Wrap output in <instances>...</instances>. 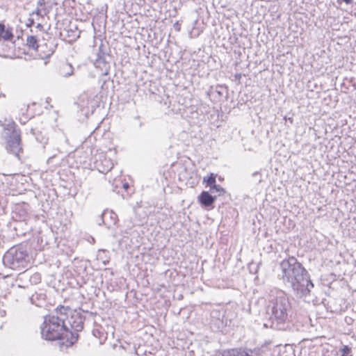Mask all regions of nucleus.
Wrapping results in <instances>:
<instances>
[{
	"mask_svg": "<svg viewBox=\"0 0 356 356\" xmlns=\"http://www.w3.org/2000/svg\"><path fill=\"white\" fill-rule=\"evenodd\" d=\"M279 274L284 284L291 287L297 296H307L314 287L309 275L301 263L294 257L282 260L280 264Z\"/></svg>",
	"mask_w": 356,
	"mask_h": 356,
	"instance_id": "1",
	"label": "nucleus"
},
{
	"mask_svg": "<svg viewBox=\"0 0 356 356\" xmlns=\"http://www.w3.org/2000/svg\"><path fill=\"white\" fill-rule=\"evenodd\" d=\"M68 307H58L55 312L46 316L41 326L42 337L49 341L66 339L71 345L78 340L79 334L68 331L67 318Z\"/></svg>",
	"mask_w": 356,
	"mask_h": 356,
	"instance_id": "2",
	"label": "nucleus"
},
{
	"mask_svg": "<svg viewBox=\"0 0 356 356\" xmlns=\"http://www.w3.org/2000/svg\"><path fill=\"white\" fill-rule=\"evenodd\" d=\"M270 327L278 330H286L291 325V304L284 291L274 289L270 291L266 307Z\"/></svg>",
	"mask_w": 356,
	"mask_h": 356,
	"instance_id": "3",
	"label": "nucleus"
},
{
	"mask_svg": "<svg viewBox=\"0 0 356 356\" xmlns=\"http://www.w3.org/2000/svg\"><path fill=\"white\" fill-rule=\"evenodd\" d=\"M0 126L3 128L1 136L6 141V151L19 159L23 152L20 129L12 119L8 118L0 120Z\"/></svg>",
	"mask_w": 356,
	"mask_h": 356,
	"instance_id": "4",
	"label": "nucleus"
},
{
	"mask_svg": "<svg viewBox=\"0 0 356 356\" xmlns=\"http://www.w3.org/2000/svg\"><path fill=\"white\" fill-rule=\"evenodd\" d=\"M5 266L14 270H24L29 264V256L22 247H12L3 255Z\"/></svg>",
	"mask_w": 356,
	"mask_h": 356,
	"instance_id": "5",
	"label": "nucleus"
},
{
	"mask_svg": "<svg viewBox=\"0 0 356 356\" xmlns=\"http://www.w3.org/2000/svg\"><path fill=\"white\" fill-rule=\"evenodd\" d=\"M231 321L225 317L224 313L220 310L214 309L211 312V324L218 331L229 326Z\"/></svg>",
	"mask_w": 356,
	"mask_h": 356,
	"instance_id": "6",
	"label": "nucleus"
},
{
	"mask_svg": "<svg viewBox=\"0 0 356 356\" xmlns=\"http://www.w3.org/2000/svg\"><path fill=\"white\" fill-rule=\"evenodd\" d=\"M67 312V318L66 322L68 325V331L78 334V332L81 331L83 328V319L79 314H71L70 317H69L70 314L72 312L69 307Z\"/></svg>",
	"mask_w": 356,
	"mask_h": 356,
	"instance_id": "7",
	"label": "nucleus"
},
{
	"mask_svg": "<svg viewBox=\"0 0 356 356\" xmlns=\"http://www.w3.org/2000/svg\"><path fill=\"white\" fill-rule=\"evenodd\" d=\"M102 223L108 228H111L112 226L115 225L118 218V216L113 211L106 210L103 212L101 216Z\"/></svg>",
	"mask_w": 356,
	"mask_h": 356,
	"instance_id": "8",
	"label": "nucleus"
},
{
	"mask_svg": "<svg viewBox=\"0 0 356 356\" xmlns=\"http://www.w3.org/2000/svg\"><path fill=\"white\" fill-rule=\"evenodd\" d=\"M95 163L98 170L104 174L110 171L113 167L112 161L106 158L104 155H100L99 159L97 160Z\"/></svg>",
	"mask_w": 356,
	"mask_h": 356,
	"instance_id": "9",
	"label": "nucleus"
},
{
	"mask_svg": "<svg viewBox=\"0 0 356 356\" xmlns=\"http://www.w3.org/2000/svg\"><path fill=\"white\" fill-rule=\"evenodd\" d=\"M216 199V195L213 196L207 191H202L198 196L199 202L206 207L211 206L214 203Z\"/></svg>",
	"mask_w": 356,
	"mask_h": 356,
	"instance_id": "10",
	"label": "nucleus"
},
{
	"mask_svg": "<svg viewBox=\"0 0 356 356\" xmlns=\"http://www.w3.org/2000/svg\"><path fill=\"white\" fill-rule=\"evenodd\" d=\"M31 134L35 136L37 142L42 144V146L44 148L45 145L47 143L49 140V138L47 136L46 131L44 130L31 129Z\"/></svg>",
	"mask_w": 356,
	"mask_h": 356,
	"instance_id": "11",
	"label": "nucleus"
},
{
	"mask_svg": "<svg viewBox=\"0 0 356 356\" xmlns=\"http://www.w3.org/2000/svg\"><path fill=\"white\" fill-rule=\"evenodd\" d=\"M96 67L99 68L104 74H107L110 69L109 63L106 60V58H97L95 61Z\"/></svg>",
	"mask_w": 356,
	"mask_h": 356,
	"instance_id": "12",
	"label": "nucleus"
},
{
	"mask_svg": "<svg viewBox=\"0 0 356 356\" xmlns=\"http://www.w3.org/2000/svg\"><path fill=\"white\" fill-rule=\"evenodd\" d=\"M29 205L28 204H23L16 207L15 215H19V220H26L28 218V211Z\"/></svg>",
	"mask_w": 356,
	"mask_h": 356,
	"instance_id": "13",
	"label": "nucleus"
},
{
	"mask_svg": "<svg viewBox=\"0 0 356 356\" xmlns=\"http://www.w3.org/2000/svg\"><path fill=\"white\" fill-rule=\"evenodd\" d=\"M13 38L12 30L6 29V26L3 24L0 23V38L4 40H11Z\"/></svg>",
	"mask_w": 356,
	"mask_h": 356,
	"instance_id": "14",
	"label": "nucleus"
},
{
	"mask_svg": "<svg viewBox=\"0 0 356 356\" xmlns=\"http://www.w3.org/2000/svg\"><path fill=\"white\" fill-rule=\"evenodd\" d=\"M73 67L71 64H65L60 69V74L64 77H68L73 74Z\"/></svg>",
	"mask_w": 356,
	"mask_h": 356,
	"instance_id": "15",
	"label": "nucleus"
},
{
	"mask_svg": "<svg viewBox=\"0 0 356 356\" xmlns=\"http://www.w3.org/2000/svg\"><path fill=\"white\" fill-rule=\"evenodd\" d=\"M26 44L29 48L33 50H38L39 45L38 44V40L35 36L30 35L26 38Z\"/></svg>",
	"mask_w": 356,
	"mask_h": 356,
	"instance_id": "16",
	"label": "nucleus"
},
{
	"mask_svg": "<svg viewBox=\"0 0 356 356\" xmlns=\"http://www.w3.org/2000/svg\"><path fill=\"white\" fill-rule=\"evenodd\" d=\"M216 176L214 174L211 173L209 176L204 177L203 181L211 188V186L216 184Z\"/></svg>",
	"mask_w": 356,
	"mask_h": 356,
	"instance_id": "17",
	"label": "nucleus"
},
{
	"mask_svg": "<svg viewBox=\"0 0 356 356\" xmlns=\"http://www.w3.org/2000/svg\"><path fill=\"white\" fill-rule=\"evenodd\" d=\"M210 191L212 193H216L218 195H220L225 193V190L220 185H217L216 184L213 186H211L210 188Z\"/></svg>",
	"mask_w": 356,
	"mask_h": 356,
	"instance_id": "18",
	"label": "nucleus"
},
{
	"mask_svg": "<svg viewBox=\"0 0 356 356\" xmlns=\"http://www.w3.org/2000/svg\"><path fill=\"white\" fill-rule=\"evenodd\" d=\"M49 10L47 8L37 7L36 10L33 12V15L35 14L40 17H44L49 13Z\"/></svg>",
	"mask_w": 356,
	"mask_h": 356,
	"instance_id": "19",
	"label": "nucleus"
},
{
	"mask_svg": "<svg viewBox=\"0 0 356 356\" xmlns=\"http://www.w3.org/2000/svg\"><path fill=\"white\" fill-rule=\"evenodd\" d=\"M341 356H353L351 354V348L348 346H343L340 349Z\"/></svg>",
	"mask_w": 356,
	"mask_h": 356,
	"instance_id": "20",
	"label": "nucleus"
},
{
	"mask_svg": "<svg viewBox=\"0 0 356 356\" xmlns=\"http://www.w3.org/2000/svg\"><path fill=\"white\" fill-rule=\"evenodd\" d=\"M104 44L102 43L99 47V51L97 54V58H106L108 56V54L103 50Z\"/></svg>",
	"mask_w": 356,
	"mask_h": 356,
	"instance_id": "21",
	"label": "nucleus"
},
{
	"mask_svg": "<svg viewBox=\"0 0 356 356\" xmlns=\"http://www.w3.org/2000/svg\"><path fill=\"white\" fill-rule=\"evenodd\" d=\"M46 1L45 0H38L37 7L40 8H47L45 6Z\"/></svg>",
	"mask_w": 356,
	"mask_h": 356,
	"instance_id": "22",
	"label": "nucleus"
},
{
	"mask_svg": "<svg viewBox=\"0 0 356 356\" xmlns=\"http://www.w3.org/2000/svg\"><path fill=\"white\" fill-rule=\"evenodd\" d=\"M108 253V252H106V250H99L98 251V254H97V257L100 259H105V257L104 256H102V254H106Z\"/></svg>",
	"mask_w": 356,
	"mask_h": 356,
	"instance_id": "23",
	"label": "nucleus"
},
{
	"mask_svg": "<svg viewBox=\"0 0 356 356\" xmlns=\"http://www.w3.org/2000/svg\"><path fill=\"white\" fill-rule=\"evenodd\" d=\"M252 177H256L257 179L258 180V181H259V182L261 181V175L260 172H259L257 171L252 173Z\"/></svg>",
	"mask_w": 356,
	"mask_h": 356,
	"instance_id": "24",
	"label": "nucleus"
},
{
	"mask_svg": "<svg viewBox=\"0 0 356 356\" xmlns=\"http://www.w3.org/2000/svg\"><path fill=\"white\" fill-rule=\"evenodd\" d=\"M38 296L42 297V299H44V295H43V294L38 295V293H35V295H33V296L31 298V301H32L33 303H34L35 298H38Z\"/></svg>",
	"mask_w": 356,
	"mask_h": 356,
	"instance_id": "25",
	"label": "nucleus"
},
{
	"mask_svg": "<svg viewBox=\"0 0 356 356\" xmlns=\"http://www.w3.org/2000/svg\"><path fill=\"white\" fill-rule=\"evenodd\" d=\"M341 1H344L346 4H351L353 3V0H337V2L340 3Z\"/></svg>",
	"mask_w": 356,
	"mask_h": 356,
	"instance_id": "26",
	"label": "nucleus"
},
{
	"mask_svg": "<svg viewBox=\"0 0 356 356\" xmlns=\"http://www.w3.org/2000/svg\"><path fill=\"white\" fill-rule=\"evenodd\" d=\"M109 261V257L107 255H105V259H103V263L104 265L108 264Z\"/></svg>",
	"mask_w": 356,
	"mask_h": 356,
	"instance_id": "27",
	"label": "nucleus"
},
{
	"mask_svg": "<svg viewBox=\"0 0 356 356\" xmlns=\"http://www.w3.org/2000/svg\"><path fill=\"white\" fill-rule=\"evenodd\" d=\"M94 336L97 337V334L100 333V332L98 330H94L92 331Z\"/></svg>",
	"mask_w": 356,
	"mask_h": 356,
	"instance_id": "28",
	"label": "nucleus"
},
{
	"mask_svg": "<svg viewBox=\"0 0 356 356\" xmlns=\"http://www.w3.org/2000/svg\"><path fill=\"white\" fill-rule=\"evenodd\" d=\"M38 277H39V275H38V274H35V275H34V276L33 277V278H34L35 280H37Z\"/></svg>",
	"mask_w": 356,
	"mask_h": 356,
	"instance_id": "29",
	"label": "nucleus"
},
{
	"mask_svg": "<svg viewBox=\"0 0 356 356\" xmlns=\"http://www.w3.org/2000/svg\"><path fill=\"white\" fill-rule=\"evenodd\" d=\"M37 27H38V28H39V29H42V27H43V26H42V24H38V26H37Z\"/></svg>",
	"mask_w": 356,
	"mask_h": 356,
	"instance_id": "30",
	"label": "nucleus"
},
{
	"mask_svg": "<svg viewBox=\"0 0 356 356\" xmlns=\"http://www.w3.org/2000/svg\"><path fill=\"white\" fill-rule=\"evenodd\" d=\"M128 186H129V185H128V184H127V183H126V184H124L123 185V186H124V188H128Z\"/></svg>",
	"mask_w": 356,
	"mask_h": 356,
	"instance_id": "31",
	"label": "nucleus"
},
{
	"mask_svg": "<svg viewBox=\"0 0 356 356\" xmlns=\"http://www.w3.org/2000/svg\"><path fill=\"white\" fill-rule=\"evenodd\" d=\"M217 92H218L219 95H222V92L221 90H218Z\"/></svg>",
	"mask_w": 356,
	"mask_h": 356,
	"instance_id": "32",
	"label": "nucleus"
},
{
	"mask_svg": "<svg viewBox=\"0 0 356 356\" xmlns=\"http://www.w3.org/2000/svg\"><path fill=\"white\" fill-rule=\"evenodd\" d=\"M4 313H5L4 312H2L0 310V316H3L4 315Z\"/></svg>",
	"mask_w": 356,
	"mask_h": 356,
	"instance_id": "33",
	"label": "nucleus"
},
{
	"mask_svg": "<svg viewBox=\"0 0 356 356\" xmlns=\"http://www.w3.org/2000/svg\"><path fill=\"white\" fill-rule=\"evenodd\" d=\"M175 29H176L177 31H179V27L178 26H176V28H175Z\"/></svg>",
	"mask_w": 356,
	"mask_h": 356,
	"instance_id": "34",
	"label": "nucleus"
}]
</instances>
